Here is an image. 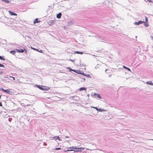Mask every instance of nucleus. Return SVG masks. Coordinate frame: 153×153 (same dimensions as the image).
Segmentation results:
<instances>
[{"label":"nucleus","instance_id":"obj_1","mask_svg":"<svg viewBox=\"0 0 153 153\" xmlns=\"http://www.w3.org/2000/svg\"><path fill=\"white\" fill-rule=\"evenodd\" d=\"M16 51L17 52L20 53H23L24 51H25V52L26 53L27 52V51L25 50V48H24L23 49H16Z\"/></svg>","mask_w":153,"mask_h":153},{"label":"nucleus","instance_id":"obj_2","mask_svg":"<svg viewBox=\"0 0 153 153\" xmlns=\"http://www.w3.org/2000/svg\"><path fill=\"white\" fill-rule=\"evenodd\" d=\"M145 22L144 21H139L138 22H135L134 23V24L135 25H138L141 24L145 23Z\"/></svg>","mask_w":153,"mask_h":153},{"label":"nucleus","instance_id":"obj_3","mask_svg":"<svg viewBox=\"0 0 153 153\" xmlns=\"http://www.w3.org/2000/svg\"><path fill=\"white\" fill-rule=\"evenodd\" d=\"M145 21H146V23L144 24V25L146 27H148L149 26V25L148 23V19L147 17L146 16L145 17Z\"/></svg>","mask_w":153,"mask_h":153},{"label":"nucleus","instance_id":"obj_4","mask_svg":"<svg viewBox=\"0 0 153 153\" xmlns=\"http://www.w3.org/2000/svg\"><path fill=\"white\" fill-rule=\"evenodd\" d=\"M73 71L76 73L77 74H83V72L82 71H81L79 70H73Z\"/></svg>","mask_w":153,"mask_h":153},{"label":"nucleus","instance_id":"obj_5","mask_svg":"<svg viewBox=\"0 0 153 153\" xmlns=\"http://www.w3.org/2000/svg\"><path fill=\"white\" fill-rule=\"evenodd\" d=\"M40 22V21L39 20V19L38 18L36 19L33 21V24H35L36 23H38Z\"/></svg>","mask_w":153,"mask_h":153},{"label":"nucleus","instance_id":"obj_6","mask_svg":"<svg viewBox=\"0 0 153 153\" xmlns=\"http://www.w3.org/2000/svg\"><path fill=\"white\" fill-rule=\"evenodd\" d=\"M9 13L11 15H14V16H17V14L14 13L11 11H8Z\"/></svg>","mask_w":153,"mask_h":153},{"label":"nucleus","instance_id":"obj_7","mask_svg":"<svg viewBox=\"0 0 153 153\" xmlns=\"http://www.w3.org/2000/svg\"><path fill=\"white\" fill-rule=\"evenodd\" d=\"M62 16V13H59L56 15V17L58 19H59Z\"/></svg>","mask_w":153,"mask_h":153},{"label":"nucleus","instance_id":"obj_8","mask_svg":"<svg viewBox=\"0 0 153 153\" xmlns=\"http://www.w3.org/2000/svg\"><path fill=\"white\" fill-rule=\"evenodd\" d=\"M146 84L151 85H153V83L151 81H147L146 82Z\"/></svg>","mask_w":153,"mask_h":153},{"label":"nucleus","instance_id":"obj_9","mask_svg":"<svg viewBox=\"0 0 153 153\" xmlns=\"http://www.w3.org/2000/svg\"><path fill=\"white\" fill-rule=\"evenodd\" d=\"M74 53H77V54H83V53L82 52H79L78 51H75Z\"/></svg>","mask_w":153,"mask_h":153},{"label":"nucleus","instance_id":"obj_10","mask_svg":"<svg viewBox=\"0 0 153 153\" xmlns=\"http://www.w3.org/2000/svg\"><path fill=\"white\" fill-rule=\"evenodd\" d=\"M86 90V88L85 87H81L79 89V91H82L83 90Z\"/></svg>","mask_w":153,"mask_h":153},{"label":"nucleus","instance_id":"obj_11","mask_svg":"<svg viewBox=\"0 0 153 153\" xmlns=\"http://www.w3.org/2000/svg\"><path fill=\"white\" fill-rule=\"evenodd\" d=\"M105 111V110H104L103 109H101L100 108L98 109V111Z\"/></svg>","mask_w":153,"mask_h":153},{"label":"nucleus","instance_id":"obj_12","mask_svg":"<svg viewBox=\"0 0 153 153\" xmlns=\"http://www.w3.org/2000/svg\"><path fill=\"white\" fill-rule=\"evenodd\" d=\"M5 93H9L10 92L9 90V89H7V90H5L4 92Z\"/></svg>","mask_w":153,"mask_h":153},{"label":"nucleus","instance_id":"obj_13","mask_svg":"<svg viewBox=\"0 0 153 153\" xmlns=\"http://www.w3.org/2000/svg\"><path fill=\"white\" fill-rule=\"evenodd\" d=\"M2 1L6 3H8L10 2V1L8 0H2Z\"/></svg>","mask_w":153,"mask_h":153},{"label":"nucleus","instance_id":"obj_14","mask_svg":"<svg viewBox=\"0 0 153 153\" xmlns=\"http://www.w3.org/2000/svg\"><path fill=\"white\" fill-rule=\"evenodd\" d=\"M10 52L12 54H14L16 53V51H11Z\"/></svg>","mask_w":153,"mask_h":153},{"label":"nucleus","instance_id":"obj_15","mask_svg":"<svg viewBox=\"0 0 153 153\" xmlns=\"http://www.w3.org/2000/svg\"><path fill=\"white\" fill-rule=\"evenodd\" d=\"M0 59L2 60H4V61L5 60V59L4 58L1 56H0Z\"/></svg>","mask_w":153,"mask_h":153},{"label":"nucleus","instance_id":"obj_16","mask_svg":"<svg viewBox=\"0 0 153 153\" xmlns=\"http://www.w3.org/2000/svg\"><path fill=\"white\" fill-rule=\"evenodd\" d=\"M37 87L39 88L40 89H41V90H43V88L40 87L39 85H38V86H37Z\"/></svg>","mask_w":153,"mask_h":153},{"label":"nucleus","instance_id":"obj_17","mask_svg":"<svg viewBox=\"0 0 153 153\" xmlns=\"http://www.w3.org/2000/svg\"><path fill=\"white\" fill-rule=\"evenodd\" d=\"M91 107L95 109L97 111H98L99 108H97V107H93V106H92V107Z\"/></svg>","mask_w":153,"mask_h":153},{"label":"nucleus","instance_id":"obj_18","mask_svg":"<svg viewBox=\"0 0 153 153\" xmlns=\"http://www.w3.org/2000/svg\"><path fill=\"white\" fill-rule=\"evenodd\" d=\"M68 69H69L70 71H73V70H74L70 68H68Z\"/></svg>","mask_w":153,"mask_h":153},{"label":"nucleus","instance_id":"obj_19","mask_svg":"<svg viewBox=\"0 0 153 153\" xmlns=\"http://www.w3.org/2000/svg\"><path fill=\"white\" fill-rule=\"evenodd\" d=\"M146 1L148 2H152V0H146Z\"/></svg>","mask_w":153,"mask_h":153},{"label":"nucleus","instance_id":"obj_20","mask_svg":"<svg viewBox=\"0 0 153 153\" xmlns=\"http://www.w3.org/2000/svg\"><path fill=\"white\" fill-rule=\"evenodd\" d=\"M0 67H4V65H2V64H0Z\"/></svg>","mask_w":153,"mask_h":153},{"label":"nucleus","instance_id":"obj_21","mask_svg":"<svg viewBox=\"0 0 153 153\" xmlns=\"http://www.w3.org/2000/svg\"><path fill=\"white\" fill-rule=\"evenodd\" d=\"M0 90L1 91H4V92L5 90L4 89H3V88H1L0 89Z\"/></svg>","mask_w":153,"mask_h":153},{"label":"nucleus","instance_id":"obj_22","mask_svg":"<svg viewBox=\"0 0 153 153\" xmlns=\"http://www.w3.org/2000/svg\"><path fill=\"white\" fill-rule=\"evenodd\" d=\"M127 69H126L128 70V71H131V70L130 68H129L127 67Z\"/></svg>","mask_w":153,"mask_h":153},{"label":"nucleus","instance_id":"obj_23","mask_svg":"<svg viewBox=\"0 0 153 153\" xmlns=\"http://www.w3.org/2000/svg\"><path fill=\"white\" fill-rule=\"evenodd\" d=\"M77 149H84V148H78Z\"/></svg>","mask_w":153,"mask_h":153},{"label":"nucleus","instance_id":"obj_24","mask_svg":"<svg viewBox=\"0 0 153 153\" xmlns=\"http://www.w3.org/2000/svg\"><path fill=\"white\" fill-rule=\"evenodd\" d=\"M61 149V148H56L55 149L56 150H59V149Z\"/></svg>","mask_w":153,"mask_h":153},{"label":"nucleus","instance_id":"obj_25","mask_svg":"<svg viewBox=\"0 0 153 153\" xmlns=\"http://www.w3.org/2000/svg\"><path fill=\"white\" fill-rule=\"evenodd\" d=\"M10 77H12V78H13V79L14 80H15V77H13V76H10Z\"/></svg>","mask_w":153,"mask_h":153},{"label":"nucleus","instance_id":"obj_26","mask_svg":"<svg viewBox=\"0 0 153 153\" xmlns=\"http://www.w3.org/2000/svg\"><path fill=\"white\" fill-rule=\"evenodd\" d=\"M123 68H125V69H127V67H126L125 66H124V65H123Z\"/></svg>","mask_w":153,"mask_h":153},{"label":"nucleus","instance_id":"obj_27","mask_svg":"<svg viewBox=\"0 0 153 153\" xmlns=\"http://www.w3.org/2000/svg\"><path fill=\"white\" fill-rule=\"evenodd\" d=\"M97 96L98 97H99L100 98H101V97H100V96L99 94H98Z\"/></svg>","mask_w":153,"mask_h":153},{"label":"nucleus","instance_id":"obj_28","mask_svg":"<svg viewBox=\"0 0 153 153\" xmlns=\"http://www.w3.org/2000/svg\"><path fill=\"white\" fill-rule=\"evenodd\" d=\"M31 48L33 50H34L35 51L36 48H32V47H31Z\"/></svg>","mask_w":153,"mask_h":153},{"label":"nucleus","instance_id":"obj_29","mask_svg":"<svg viewBox=\"0 0 153 153\" xmlns=\"http://www.w3.org/2000/svg\"><path fill=\"white\" fill-rule=\"evenodd\" d=\"M2 106V105L1 102H0V106Z\"/></svg>","mask_w":153,"mask_h":153},{"label":"nucleus","instance_id":"obj_30","mask_svg":"<svg viewBox=\"0 0 153 153\" xmlns=\"http://www.w3.org/2000/svg\"><path fill=\"white\" fill-rule=\"evenodd\" d=\"M39 52H40V53H42V50H40V51L39 50Z\"/></svg>","mask_w":153,"mask_h":153},{"label":"nucleus","instance_id":"obj_31","mask_svg":"<svg viewBox=\"0 0 153 153\" xmlns=\"http://www.w3.org/2000/svg\"><path fill=\"white\" fill-rule=\"evenodd\" d=\"M35 51L38 52L39 51V50L37 49L36 48Z\"/></svg>","mask_w":153,"mask_h":153},{"label":"nucleus","instance_id":"obj_32","mask_svg":"<svg viewBox=\"0 0 153 153\" xmlns=\"http://www.w3.org/2000/svg\"><path fill=\"white\" fill-rule=\"evenodd\" d=\"M57 139H58V140H60L59 138V137H57Z\"/></svg>","mask_w":153,"mask_h":153},{"label":"nucleus","instance_id":"obj_33","mask_svg":"<svg viewBox=\"0 0 153 153\" xmlns=\"http://www.w3.org/2000/svg\"><path fill=\"white\" fill-rule=\"evenodd\" d=\"M77 152H79V151H81V150H78L77 151H76Z\"/></svg>","mask_w":153,"mask_h":153},{"label":"nucleus","instance_id":"obj_34","mask_svg":"<svg viewBox=\"0 0 153 153\" xmlns=\"http://www.w3.org/2000/svg\"><path fill=\"white\" fill-rule=\"evenodd\" d=\"M69 151V150H67V151H65V152H67V151Z\"/></svg>","mask_w":153,"mask_h":153},{"label":"nucleus","instance_id":"obj_35","mask_svg":"<svg viewBox=\"0 0 153 153\" xmlns=\"http://www.w3.org/2000/svg\"><path fill=\"white\" fill-rule=\"evenodd\" d=\"M74 149H77V148H76V147H74V148H73Z\"/></svg>","mask_w":153,"mask_h":153},{"label":"nucleus","instance_id":"obj_36","mask_svg":"<svg viewBox=\"0 0 153 153\" xmlns=\"http://www.w3.org/2000/svg\"><path fill=\"white\" fill-rule=\"evenodd\" d=\"M1 95L0 96V98H1Z\"/></svg>","mask_w":153,"mask_h":153}]
</instances>
